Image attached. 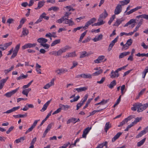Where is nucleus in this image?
<instances>
[{
    "instance_id": "obj_1",
    "label": "nucleus",
    "mask_w": 148,
    "mask_h": 148,
    "mask_svg": "<svg viewBox=\"0 0 148 148\" xmlns=\"http://www.w3.org/2000/svg\"><path fill=\"white\" fill-rule=\"evenodd\" d=\"M148 107V103L143 105L141 103L137 102L134 103L133 105V107L131 108L132 110L135 111L137 109V111L141 112L145 110Z\"/></svg>"
},
{
    "instance_id": "obj_2",
    "label": "nucleus",
    "mask_w": 148,
    "mask_h": 148,
    "mask_svg": "<svg viewBox=\"0 0 148 148\" xmlns=\"http://www.w3.org/2000/svg\"><path fill=\"white\" fill-rule=\"evenodd\" d=\"M56 22L61 24L62 23H63L67 24L69 26H72L75 25L74 22L73 21V19L71 18L70 19L68 18H63L62 19H58L56 20Z\"/></svg>"
},
{
    "instance_id": "obj_3",
    "label": "nucleus",
    "mask_w": 148,
    "mask_h": 148,
    "mask_svg": "<svg viewBox=\"0 0 148 148\" xmlns=\"http://www.w3.org/2000/svg\"><path fill=\"white\" fill-rule=\"evenodd\" d=\"M71 47L68 45L60 49L57 52V56H59L61 55L63 53L66 51L70 49Z\"/></svg>"
},
{
    "instance_id": "obj_4",
    "label": "nucleus",
    "mask_w": 148,
    "mask_h": 148,
    "mask_svg": "<svg viewBox=\"0 0 148 148\" xmlns=\"http://www.w3.org/2000/svg\"><path fill=\"white\" fill-rule=\"evenodd\" d=\"M96 21V19L95 18H93L86 22L85 25V26L83 27L84 30L87 29L88 26L92 24L93 23Z\"/></svg>"
},
{
    "instance_id": "obj_5",
    "label": "nucleus",
    "mask_w": 148,
    "mask_h": 148,
    "mask_svg": "<svg viewBox=\"0 0 148 148\" xmlns=\"http://www.w3.org/2000/svg\"><path fill=\"white\" fill-rule=\"evenodd\" d=\"M108 15V14L107 13L106 10H104V12L101 14L98 19V21H103V19L105 18Z\"/></svg>"
},
{
    "instance_id": "obj_6",
    "label": "nucleus",
    "mask_w": 148,
    "mask_h": 148,
    "mask_svg": "<svg viewBox=\"0 0 148 148\" xmlns=\"http://www.w3.org/2000/svg\"><path fill=\"white\" fill-rule=\"evenodd\" d=\"M37 45L36 43H27L22 47V49H25L27 48H30L32 47H34Z\"/></svg>"
},
{
    "instance_id": "obj_7",
    "label": "nucleus",
    "mask_w": 148,
    "mask_h": 148,
    "mask_svg": "<svg viewBox=\"0 0 148 148\" xmlns=\"http://www.w3.org/2000/svg\"><path fill=\"white\" fill-rule=\"evenodd\" d=\"M19 89V87L16 89L15 90H13L10 92H9L5 93L4 95V96L8 97H10L16 93Z\"/></svg>"
},
{
    "instance_id": "obj_8",
    "label": "nucleus",
    "mask_w": 148,
    "mask_h": 148,
    "mask_svg": "<svg viewBox=\"0 0 148 148\" xmlns=\"http://www.w3.org/2000/svg\"><path fill=\"white\" fill-rule=\"evenodd\" d=\"M118 36H117L113 40L110 44L109 47L108 48V51H109L111 50L113 47L115 43L118 40Z\"/></svg>"
},
{
    "instance_id": "obj_9",
    "label": "nucleus",
    "mask_w": 148,
    "mask_h": 148,
    "mask_svg": "<svg viewBox=\"0 0 148 148\" xmlns=\"http://www.w3.org/2000/svg\"><path fill=\"white\" fill-rule=\"evenodd\" d=\"M122 7L121 5L118 4L116 6L114 10V14H119L122 11Z\"/></svg>"
},
{
    "instance_id": "obj_10",
    "label": "nucleus",
    "mask_w": 148,
    "mask_h": 148,
    "mask_svg": "<svg viewBox=\"0 0 148 148\" xmlns=\"http://www.w3.org/2000/svg\"><path fill=\"white\" fill-rule=\"evenodd\" d=\"M119 75L118 72H116V70L114 71L112 70L111 73L110 77L112 78H115L118 77Z\"/></svg>"
},
{
    "instance_id": "obj_11",
    "label": "nucleus",
    "mask_w": 148,
    "mask_h": 148,
    "mask_svg": "<svg viewBox=\"0 0 148 148\" xmlns=\"http://www.w3.org/2000/svg\"><path fill=\"white\" fill-rule=\"evenodd\" d=\"M54 84V79H52L50 82L47 84L43 87V88L45 89H47L49 88L50 87L53 86Z\"/></svg>"
},
{
    "instance_id": "obj_12",
    "label": "nucleus",
    "mask_w": 148,
    "mask_h": 148,
    "mask_svg": "<svg viewBox=\"0 0 148 148\" xmlns=\"http://www.w3.org/2000/svg\"><path fill=\"white\" fill-rule=\"evenodd\" d=\"M76 56V55L75 51L71 53H68L64 57L63 56V58H67L69 57H75Z\"/></svg>"
},
{
    "instance_id": "obj_13",
    "label": "nucleus",
    "mask_w": 148,
    "mask_h": 148,
    "mask_svg": "<svg viewBox=\"0 0 148 148\" xmlns=\"http://www.w3.org/2000/svg\"><path fill=\"white\" fill-rule=\"evenodd\" d=\"M141 8V6H137L136 8L134 9H132L131 10H130L129 11L127 12L126 13V14L127 15H129L133 13V12L136 11L140 9Z\"/></svg>"
},
{
    "instance_id": "obj_14",
    "label": "nucleus",
    "mask_w": 148,
    "mask_h": 148,
    "mask_svg": "<svg viewBox=\"0 0 148 148\" xmlns=\"http://www.w3.org/2000/svg\"><path fill=\"white\" fill-rule=\"evenodd\" d=\"M105 56H99L97 59L94 60V62L96 63H99L101 62L102 60L104 58Z\"/></svg>"
},
{
    "instance_id": "obj_15",
    "label": "nucleus",
    "mask_w": 148,
    "mask_h": 148,
    "mask_svg": "<svg viewBox=\"0 0 148 148\" xmlns=\"http://www.w3.org/2000/svg\"><path fill=\"white\" fill-rule=\"evenodd\" d=\"M45 1L43 0L39 1L38 3V5L36 8H35L36 10H38L40 9L43 6Z\"/></svg>"
},
{
    "instance_id": "obj_16",
    "label": "nucleus",
    "mask_w": 148,
    "mask_h": 148,
    "mask_svg": "<svg viewBox=\"0 0 148 148\" xmlns=\"http://www.w3.org/2000/svg\"><path fill=\"white\" fill-rule=\"evenodd\" d=\"M103 35L102 34H100L97 37L96 36L95 37L92 39V40L95 42L101 40L103 38Z\"/></svg>"
},
{
    "instance_id": "obj_17",
    "label": "nucleus",
    "mask_w": 148,
    "mask_h": 148,
    "mask_svg": "<svg viewBox=\"0 0 148 148\" xmlns=\"http://www.w3.org/2000/svg\"><path fill=\"white\" fill-rule=\"evenodd\" d=\"M50 102L51 100L48 101L45 104H44L43 105V107L41 110L40 111L41 112L44 111L47 109Z\"/></svg>"
},
{
    "instance_id": "obj_18",
    "label": "nucleus",
    "mask_w": 148,
    "mask_h": 148,
    "mask_svg": "<svg viewBox=\"0 0 148 148\" xmlns=\"http://www.w3.org/2000/svg\"><path fill=\"white\" fill-rule=\"evenodd\" d=\"M37 41L40 43V44H44L47 42V40L43 38H38L37 40Z\"/></svg>"
},
{
    "instance_id": "obj_19",
    "label": "nucleus",
    "mask_w": 148,
    "mask_h": 148,
    "mask_svg": "<svg viewBox=\"0 0 148 148\" xmlns=\"http://www.w3.org/2000/svg\"><path fill=\"white\" fill-rule=\"evenodd\" d=\"M122 134V133L121 132H119L112 139V142H114L116 140L118 139L119 137Z\"/></svg>"
},
{
    "instance_id": "obj_20",
    "label": "nucleus",
    "mask_w": 148,
    "mask_h": 148,
    "mask_svg": "<svg viewBox=\"0 0 148 148\" xmlns=\"http://www.w3.org/2000/svg\"><path fill=\"white\" fill-rule=\"evenodd\" d=\"M59 106L61 110H66L70 108V106L68 105H64L62 104H60Z\"/></svg>"
},
{
    "instance_id": "obj_21",
    "label": "nucleus",
    "mask_w": 148,
    "mask_h": 148,
    "mask_svg": "<svg viewBox=\"0 0 148 148\" xmlns=\"http://www.w3.org/2000/svg\"><path fill=\"white\" fill-rule=\"evenodd\" d=\"M130 53V52H125L120 53L119 56V59L123 58L124 56L128 55Z\"/></svg>"
},
{
    "instance_id": "obj_22",
    "label": "nucleus",
    "mask_w": 148,
    "mask_h": 148,
    "mask_svg": "<svg viewBox=\"0 0 148 148\" xmlns=\"http://www.w3.org/2000/svg\"><path fill=\"white\" fill-rule=\"evenodd\" d=\"M116 85V82L115 80H113L111 82L110 84L109 85H108L107 86L110 89L112 88L114 86Z\"/></svg>"
},
{
    "instance_id": "obj_23",
    "label": "nucleus",
    "mask_w": 148,
    "mask_h": 148,
    "mask_svg": "<svg viewBox=\"0 0 148 148\" xmlns=\"http://www.w3.org/2000/svg\"><path fill=\"white\" fill-rule=\"evenodd\" d=\"M52 112V111H51L47 115L46 118L42 121L40 125V126H42V124H43V123L47 120V119L49 118V116H51Z\"/></svg>"
},
{
    "instance_id": "obj_24",
    "label": "nucleus",
    "mask_w": 148,
    "mask_h": 148,
    "mask_svg": "<svg viewBox=\"0 0 148 148\" xmlns=\"http://www.w3.org/2000/svg\"><path fill=\"white\" fill-rule=\"evenodd\" d=\"M111 127V124H110L109 122H107L105 125L104 128L105 131L107 132L108 130Z\"/></svg>"
},
{
    "instance_id": "obj_25",
    "label": "nucleus",
    "mask_w": 148,
    "mask_h": 148,
    "mask_svg": "<svg viewBox=\"0 0 148 148\" xmlns=\"http://www.w3.org/2000/svg\"><path fill=\"white\" fill-rule=\"evenodd\" d=\"M31 90L30 88H29L27 89H25L23 90L22 92V93L27 97L28 96V94L30 91Z\"/></svg>"
},
{
    "instance_id": "obj_26",
    "label": "nucleus",
    "mask_w": 148,
    "mask_h": 148,
    "mask_svg": "<svg viewBox=\"0 0 148 148\" xmlns=\"http://www.w3.org/2000/svg\"><path fill=\"white\" fill-rule=\"evenodd\" d=\"M14 65L12 66L10 68L7 69H5L3 71V72L5 75H7L8 73L12 70L14 69Z\"/></svg>"
},
{
    "instance_id": "obj_27",
    "label": "nucleus",
    "mask_w": 148,
    "mask_h": 148,
    "mask_svg": "<svg viewBox=\"0 0 148 148\" xmlns=\"http://www.w3.org/2000/svg\"><path fill=\"white\" fill-rule=\"evenodd\" d=\"M104 146H107V142L105 141L102 143L99 144L96 148H102Z\"/></svg>"
},
{
    "instance_id": "obj_28",
    "label": "nucleus",
    "mask_w": 148,
    "mask_h": 148,
    "mask_svg": "<svg viewBox=\"0 0 148 148\" xmlns=\"http://www.w3.org/2000/svg\"><path fill=\"white\" fill-rule=\"evenodd\" d=\"M136 23V20L135 19H131L125 25H124V27H126L128 26L129 25H130L131 24H132L135 23Z\"/></svg>"
},
{
    "instance_id": "obj_29",
    "label": "nucleus",
    "mask_w": 148,
    "mask_h": 148,
    "mask_svg": "<svg viewBox=\"0 0 148 148\" xmlns=\"http://www.w3.org/2000/svg\"><path fill=\"white\" fill-rule=\"evenodd\" d=\"M41 67V66L36 63V70L38 74H41V70L40 69Z\"/></svg>"
},
{
    "instance_id": "obj_30",
    "label": "nucleus",
    "mask_w": 148,
    "mask_h": 148,
    "mask_svg": "<svg viewBox=\"0 0 148 148\" xmlns=\"http://www.w3.org/2000/svg\"><path fill=\"white\" fill-rule=\"evenodd\" d=\"M88 89V87L84 86L83 87H80L79 88H77V91L78 92H80L83 91H85Z\"/></svg>"
},
{
    "instance_id": "obj_31",
    "label": "nucleus",
    "mask_w": 148,
    "mask_h": 148,
    "mask_svg": "<svg viewBox=\"0 0 148 148\" xmlns=\"http://www.w3.org/2000/svg\"><path fill=\"white\" fill-rule=\"evenodd\" d=\"M137 18H142L148 20V15L143 14L142 15L137 16H136Z\"/></svg>"
},
{
    "instance_id": "obj_32",
    "label": "nucleus",
    "mask_w": 148,
    "mask_h": 148,
    "mask_svg": "<svg viewBox=\"0 0 148 148\" xmlns=\"http://www.w3.org/2000/svg\"><path fill=\"white\" fill-rule=\"evenodd\" d=\"M22 35L25 36L27 35L29 33V31L27 29L25 28H23V30L22 32Z\"/></svg>"
},
{
    "instance_id": "obj_33",
    "label": "nucleus",
    "mask_w": 148,
    "mask_h": 148,
    "mask_svg": "<svg viewBox=\"0 0 148 148\" xmlns=\"http://www.w3.org/2000/svg\"><path fill=\"white\" fill-rule=\"evenodd\" d=\"M123 21V20H122L121 19H117L116 21L114 23L113 25L114 26H118Z\"/></svg>"
},
{
    "instance_id": "obj_34",
    "label": "nucleus",
    "mask_w": 148,
    "mask_h": 148,
    "mask_svg": "<svg viewBox=\"0 0 148 148\" xmlns=\"http://www.w3.org/2000/svg\"><path fill=\"white\" fill-rule=\"evenodd\" d=\"M108 100H104L103 99L100 102L97 103L95 104V106H97L99 105H103L106 104L108 102Z\"/></svg>"
},
{
    "instance_id": "obj_35",
    "label": "nucleus",
    "mask_w": 148,
    "mask_h": 148,
    "mask_svg": "<svg viewBox=\"0 0 148 148\" xmlns=\"http://www.w3.org/2000/svg\"><path fill=\"white\" fill-rule=\"evenodd\" d=\"M87 32V30H86V31L84 32L83 33H82L80 36V38L79 40V42H81L82 41V39H83L84 37L86 35Z\"/></svg>"
},
{
    "instance_id": "obj_36",
    "label": "nucleus",
    "mask_w": 148,
    "mask_h": 148,
    "mask_svg": "<svg viewBox=\"0 0 148 148\" xmlns=\"http://www.w3.org/2000/svg\"><path fill=\"white\" fill-rule=\"evenodd\" d=\"M146 140V138H144L140 141L137 143V146L140 147L142 145L145 143Z\"/></svg>"
},
{
    "instance_id": "obj_37",
    "label": "nucleus",
    "mask_w": 148,
    "mask_h": 148,
    "mask_svg": "<svg viewBox=\"0 0 148 148\" xmlns=\"http://www.w3.org/2000/svg\"><path fill=\"white\" fill-rule=\"evenodd\" d=\"M60 42V39L56 40L54 41L51 44V47L53 46L56 44L59 43Z\"/></svg>"
},
{
    "instance_id": "obj_38",
    "label": "nucleus",
    "mask_w": 148,
    "mask_h": 148,
    "mask_svg": "<svg viewBox=\"0 0 148 148\" xmlns=\"http://www.w3.org/2000/svg\"><path fill=\"white\" fill-rule=\"evenodd\" d=\"M89 55L87 54L86 51H84L82 52V53H81L80 54V58H84L86 56H88Z\"/></svg>"
},
{
    "instance_id": "obj_39",
    "label": "nucleus",
    "mask_w": 148,
    "mask_h": 148,
    "mask_svg": "<svg viewBox=\"0 0 148 148\" xmlns=\"http://www.w3.org/2000/svg\"><path fill=\"white\" fill-rule=\"evenodd\" d=\"M145 131L143 130L141 131L136 136V138H138L141 137L143 135L145 134Z\"/></svg>"
},
{
    "instance_id": "obj_40",
    "label": "nucleus",
    "mask_w": 148,
    "mask_h": 148,
    "mask_svg": "<svg viewBox=\"0 0 148 148\" xmlns=\"http://www.w3.org/2000/svg\"><path fill=\"white\" fill-rule=\"evenodd\" d=\"M27 77V74L26 75H25L23 74H22L20 76L17 78V80H19L21 79H22L24 78H26Z\"/></svg>"
},
{
    "instance_id": "obj_41",
    "label": "nucleus",
    "mask_w": 148,
    "mask_h": 148,
    "mask_svg": "<svg viewBox=\"0 0 148 148\" xmlns=\"http://www.w3.org/2000/svg\"><path fill=\"white\" fill-rule=\"evenodd\" d=\"M105 22L103 21H99V22L97 23H95L92 25V26H99L102 25L105 23Z\"/></svg>"
},
{
    "instance_id": "obj_42",
    "label": "nucleus",
    "mask_w": 148,
    "mask_h": 148,
    "mask_svg": "<svg viewBox=\"0 0 148 148\" xmlns=\"http://www.w3.org/2000/svg\"><path fill=\"white\" fill-rule=\"evenodd\" d=\"M103 72V70L102 69H100L92 74L93 76L98 75L100 74L101 73Z\"/></svg>"
},
{
    "instance_id": "obj_43",
    "label": "nucleus",
    "mask_w": 148,
    "mask_h": 148,
    "mask_svg": "<svg viewBox=\"0 0 148 148\" xmlns=\"http://www.w3.org/2000/svg\"><path fill=\"white\" fill-rule=\"evenodd\" d=\"M130 0H125L122 1H121V6H124L126 5L129 3L130 2Z\"/></svg>"
},
{
    "instance_id": "obj_44",
    "label": "nucleus",
    "mask_w": 148,
    "mask_h": 148,
    "mask_svg": "<svg viewBox=\"0 0 148 148\" xmlns=\"http://www.w3.org/2000/svg\"><path fill=\"white\" fill-rule=\"evenodd\" d=\"M40 46H42L45 48V49H48L49 48L50 45L47 44L45 43L44 44H40Z\"/></svg>"
},
{
    "instance_id": "obj_45",
    "label": "nucleus",
    "mask_w": 148,
    "mask_h": 148,
    "mask_svg": "<svg viewBox=\"0 0 148 148\" xmlns=\"http://www.w3.org/2000/svg\"><path fill=\"white\" fill-rule=\"evenodd\" d=\"M71 14L70 13L68 12H66L65 14H64V16H63V17H62L60 19H62L63 18H68L69 17V16Z\"/></svg>"
},
{
    "instance_id": "obj_46",
    "label": "nucleus",
    "mask_w": 148,
    "mask_h": 148,
    "mask_svg": "<svg viewBox=\"0 0 148 148\" xmlns=\"http://www.w3.org/2000/svg\"><path fill=\"white\" fill-rule=\"evenodd\" d=\"M93 99L92 98L89 99H88V100L87 101L86 105L83 108V109H85L88 106L89 104L90 103L91 100Z\"/></svg>"
},
{
    "instance_id": "obj_47",
    "label": "nucleus",
    "mask_w": 148,
    "mask_h": 148,
    "mask_svg": "<svg viewBox=\"0 0 148 148\" xmlns=\"http://www.w3.org/2000/svg\"><path fill=\"white\" fill-rule=\"evenodd\" d=\"M142 117H137L135 119L134 121L133 122V123L134 124H136L138 122H139L142 119Z\"/></svg>"
},
{
    "instance_id": "obj_48",
    "label": "nucleus",
    "mask_w": 148,
    "mask_h": 148,
    "mask_svg": "<svg viewBox=\"0 0 148 148\" xmlns=\"http://www.w3.org/2000/svg\"><path fill=\"white\" fill-rule=\"evenodd\" d=\"M72 122L74 124L75 123L77 122H79L80 121V119L79 118L77 119L76 118H71Z\"/></svg>"
},
{
    "instance_id": "obj_49",
    "label": "nucleus",
    "mask_w": 148,
    "mask_h": 148,
    "mask_svg": "<svg viewBox=\"0 0 148 148\" xmlns=\"http://www.w3.org/2000/svg\"><path fill=\"white\" fill-rule=\"evenodd\" d=\"M80 98V97L79 96H77L76 97H75L73 99H71L70 100V102L72 103L74 102L77 101Z\"/></svg>"
},
{
    "instance_id": "obj_50",
    "label": "nucleus",
    "mask_w": 148,
    "mask_h": 148,
    "mask_svg": "<svg viewBox=\"0 0 148 148\" xmlns=\"http://www.w3.org/2000/svg\"><path fill=\"white\" fill-rule=\"evenodd\" d=\"M115 18V15H113L110 18V20L108 22V24L109 25H110L113 21L114 20Z\"/></svg>"
},
{
    "instance_id": "obj_51",
    "label": "nucleus",
    "mask_w": 148,
    "mask_h": 148,
    "mask_svg": "<svg viewBox=\"0 0 148 148\" xmlns=\"http://www.w3.org/2000/svg\"><path fill=\"white\" fill-rule=\"evenodd\" d=\"M20 45V44H19L17 45L15 47L13 51L17 53L19 49Z\"/></svg>"
},
{
    "instance_id": "obj_52",
    "label": "nucleus",
    "mask_w": 148,
    "mask_h": 148,
    "mask_svg": "<svg viewBox=\"0 0 148 148\" xmlns=\"http://www.w3.org/2000/svg\"><path fill=\"white\" fill-rule=\"evenodd\" d=\"M84 104V103H83L82 101H81L79 103H77L76 106V110H78L79 108L83 105Z\"/></svg>"
},
{
    "instance_id": "obj_53",
    "label": "nucleus",
    "mask_w": 148,
    "mask_h": 148,
    "mask_svg": "<svg viewBox=\"0 0 148 148\" xmlns=\"http://www.w3.org/2000/svg\"><path fill=\"white\" fill-rule=\"evenodd\" d=\"M8 78V77H7L5 79H2L0 81V83L4 85V84L7 81Z\"/></svg>"
},
{
    "instance_id": "obj_54",
    "label": "nucleus",
    "mask_w": 148,
    "mask_h": 148,
    "mask_svg": "<svg viewBox=\"0 0 148 148\" xmlns=\"http://www.w3.org/2000/svg\"><path fill=\"white\" fill-rule=\"evenodd\" d=\"M84 79H91L92 78V75L90 74H86L84 73Z\"/></svg>"
},
{
    "instance_id": "obj_55",
    "label": "nucleus",
    "mask_w": 148,
    "mask_h": 148,
    "mask_svg": "<svg viewBox=\"0 0 148 148\" xmlns=\"http://www.w3.org/2000/svg\"><path fill=\"white\" fill-rule=\"evenodd\" d=\"M125 85H122L121 88V92L122 95H123L125 93V92L124 91V90L125 89Z\"/></svg>"
},
{
    "instance_id": "obj_56",
    "label": "nucleus",
    "mask_w": 148,
    "mask_h": 148,
    "mask_svg": "<svg viewBox=\"0 0 148 148\" xmlns=\"http://www.w3.org/2000/svg\"><path fill=\"white\" fill-rule=\"evenodd\" d=\"M91 129V127H87V128H86L83 131V132H84V133H85V134H87L89 132L90 130Z\"/></svg>"
},
{
    "instance_id": "obj_57",
    "label": "nucleus",
    "mask_w": 148,
    "mask_h": 148,
    "mask_svg": "<svg viewBox=\"0 0 148 148\" xmlns=\"http://www.w3.org/2000/svg\"><path fill=\"white\" fill-rule=\"evenodd\" d=\"M78 64L77 62L74 61L73 62V66L71 67V69H72L74 67H76L78 65Z\"/></svg>"
},
{
    "instance_id": "obj_58",
    "label": "nucleus",
    "mask_w": 148,
    "mask_h": 148,
    "mask_svg": "<svg viewBox=\"0 0 148 148\" xmlns=\"http://www.w3.org/2000/svg\"><path fill=\"white\" fill-rule=\"evenodd\" d=\"M84 73H82L79 75H78L75 77L76 78H84Z\"/></svg>"
},
{
    "instance_id": "obj_59",
    "label": "nucleus",
    "mask_w": 148,
    "mask_h": 148,
    "mask_svg": "<svg viewBox=\"0 0 148 148\" xmlns=\"http://www.w3.org/2000/svg\"><path fill=\"white\" fill-rule=\"evenodd\" d=\"M134 116L130 115L128 116L127 118L125 119V120H126L127 122L128 121H130L133 118H134Z\"/></svg>"
},
{
    "instance_id": "obj_60",
    "label": "nucleus",
    "mask_w": 148,
    "mask_h": 148,
    "mask_svg": "<svg viewBox=\"0 0 148 148\" xmlns=\"http://www.w3.org/2000/svg\"><path fill=\"white\" fill-rule=\"evenodd\" d=\"M60 69L61 74L65 73L68 71V70L65 68H61Z\"/></svg>"
},
{
    "instance_id": "obj_61",
    "label": "nucleus",
    "mask_w": 148,
    "mask_h": 148,
    "mask_svg": "<svg viewBox=\"0 0 148 148\" xmlns=\"http://www.w3.org/2000/svg\"><path fill=\"white\" fill-rule=\"evenodd\" d=\"M127 123V122L126 121V120H125V119L121 122L120 123V124L118 125V127H120L121 126Z\"/></svg>"
},
{
    "instance_id": "obj_62",
    "label": "nucleus",
    "mask_w": 148,
    "mask_h": 148,
    "mask_svg": "<svg viewBox=\"0 0 148 148\" xmlns=\"http://www.w3.org/2000/svg\"><path fill=\"white\" fill-rule=\"evenodd\" d=\"M105 79L106 78L105 77H103L100 81H97V83L99 84H102L105 81Z\"/></svg>"
},
{
    "instance_id": "obj_63",
    "label": "nucleus",
    "mask_w": 148,
    "mask_h": 148,
    "mask_svg": "<svg viewBox=\"0 0 148 148\" xmlns=\"http://www.w3.org/2000/svg\"><path fill=\"white\" fill-rule=\"evenodd\" d=\"M91 40V38L89 37H88L87 38L85 39L83 41H82L83 43H86L89 41Z\"/></svg>"
},
{
    "instance_id": "obj_64",
    "label": "nucleus",
    "mask_w": 148,
    "mask_h": 148,
    "mask_svg": "<svg viewBox=\"0 0 148 148\" xmlns=\"http://www.w3.org/2000/svg\"><path fill=\"white\" fill-rule=\"evenodd\" d=\"M132 40L131 39H130L127 41L126 43V45H127L129 46L132 45Z\"/></svg>"
}]
</instances>
